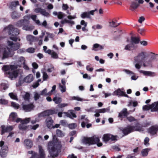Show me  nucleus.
Instances as JSON below:
<instances>
[{
    "label": "nucleus",
    "mask_w": 158,
    "mask_h": 158,
    "mask_svg": "<svg viewBox=\"0 0 158 158\" xmlns=\"http://www.w3.org/2000/svg\"><path fill=\"white\" fill-rule=\"evenodd\" d=\"M151 109V112H156L158 110V102H155L151 105H145L143 106L144 111L148 110Z\"/></svg>",
    "instance_id": "nucleus-5"
},
{
    "label": "nucleus",
    "mask_w": 158,
    "mask_h": 158,
    "mask_svg": "<svg viewBox=\"0 0 158 158\" xmlns=\"http://www.w3.org/2000/svg\"><path fill=\"white\" fill-rule=\"evenodd\" d=\"M99 139L98 137L93 136L91 137H84L82 140L83 143L90 145L92 144H96L99 142Z\"/></svg>",
    "instance_id": "nucleus-4"
},
{
    "label": "nucleus",
    "mask_w": 158,
    "mask_h": 158,
    "mask_svg": "<svg viewBox=\"0 0 158 158\" xmlns=\"http://www.w3.org/2000/svg\"><path fill=\"white\" fill-rule=\"evenodd\" d=\"M103 49V47L98 44H94L93 47V50L95 51L101 50Z\"/></svg>",
    "instance_id": "nucleus-27"
},
{
    "label": "nucleus",
    "mask_w": 158,
    "mask_h": 158,
    "mask_svg": "<svg viewBox=\"0 0 158 158\" xmlns=\"http://www.w3.org/2000/svg\"><path fill=\"white\" fill-rule=\"evenodd\" d=\"M60 90L62 92H65L66 91L65 86L64 85H60Z\"/></svg>",
    "instance_id": "nucleus-57"
},
{
    "label": "nucleus",
    "mask_w": 158,
    "mask_h": 158,
    "mask_svg": "<svg viewBox=\"0 0 158 158\" xmlns=\"http://www.w3.org/2000/svg\"><path fill=\"white\" fill-rule=\"evenodd\" d=\"M98 111L99 113H104L106 111H108L109 112V109L108 108H102V109H98Z\"/></svg>",
    "instance_id": "nucleus-45"
},
{
    "label": "nucleus",
    "mask_w": 158,
    "mask_h": 158,
    "mask_svg": "<svg viewBox=\"0 0 158 158\" xmlns=\"http://www.w3.org/2000/svg\"><path fill=\"white\" fill-rule=\"evenodd\" d=\"M7 28L9 30V34L10 35L17 36L19 34L18 29L14 28L12 25H9Z\"/></svg>",
    "instance_id": "nucleus-10"
},
{
    "label": "nucleus",
    "mask_w": 158,
    "mask_h": 158,
    "mask_svg": "<svg viewBox=\"0 0 158 158\" xmlns=\"http://www.w3.org/2000/svg\"><path fill=\"white\" fill-rule=\"evenodd\" d=\"M33 75L32 74H30L24 78V81L25 82L29 83L32 81L33 80Z\"/></svg>",
    "instance_id": "nucleus-26"
},
{
    "label": "nucleus",
    "mask_w": 158,
    "mask_h": 158,
    "mask_svg": "<svg viewBox=\"0 0 158 158\" xmlns=\"http://www.w3.org/2000/svg\"><path fill=\"white\" fill-rule=\"evenodd\" d=\"M11 17L13 19H16L20 17V15L15 11L12 12Z\"/></svg>",
    "instance_id": "nucleus-29"
},
{
    "label": "nucleus",
    "mask_w": 158,
    "mask_h": 158,
    "mask_svg": "<svg viewBox=\"0 0 158 158\" xmlns=\"http://www.w3.org/2000/svg\"><path fill=\"white\" fill-rule=\"evenodd\" d=\"M41 14L47 17H48L50 16L49 13L46 12V10L44 9H43Z\"/></svg>",
    "instance_id": "nucleus-37"
},
{
    "label": "nucleus",
    "mask_w": 158,
    "mask_h": 158,
    "mask_svg": "<svg viewBox=\"0 0 158 158\" xmlns=\"http://www.w3.org/2000/svg\"><path fill=\"white\" fill-rule=\"evenodd\" d=\"M148 131L151 135L156 134L158 131V125H155L151 126L148 129Z\"/></svg>",
    "instance_id": "nucleus-12"
},
{
    "label": "nucleus",
    "mask_w": 158,
    "mask_h": 158,
    "mask_svg": "<svg viewBox=\"0 0 158 158\" xmlns=\"http://www.w3.org/2000/svg\"><path fill=\"white\" fill-rule=\"evenodd\" d=\"M77 125L75 123H72L69 124L68 125V127L70 129H73L77 127Z\"/></svg>",
    "instance_id": "nucleus-46"
},
{
    "label": "nucleus",
    "mask_w": 158,
    "mask_h": 158,
    "mask_svg": "<svg viewBox=\"0 0 158 158\" xmlns=\"http://www.w3.org/2000/svg\"><path fill=\"white\" fill-rule=\"evenodd\" d=\"M86 69L87 70H88L90 72H92L94 69L93 68L90 67V66L89 65L86 66Z\"/></svg>",
    "instance_id": "nucleus-61"
},
{
    "label": "nucleus",
    "mask_w": 158,
    "mask_h": 158,
    "mask_svg": "<svg viewBox=\"0 0 158 158\" xmlns=\"http://www.w3.org/2000/svg\"><path fill=\"white\" fill-rule=\"evenodd\" d=\"M137 47L132 43L127 45L124 48V49L128 51H132L136 48Z\"/></svg>",
    "instance_id": "nucleus-25"
},
{
    "label": "nucleus",
    "mask_w": 158,
    "mask_h": 158,
    "mask_svg": "<svg viewBox=\"0 0 158 158\" xmlns=\"http://www.w3.org/2000/svg\"><path fill=\"white\" fill-rule=\"evenodd\" d=\"M72 99L73 100H76L78 101H82L83 99L78 97L73 96L72 97Z\"/></svg>",
    "instance_id": "nucleus-54"
},
{
    "label": "nucleus",
    "mask_w": 158,
    "mask_h": 158,
    "mask_svg": "<svg viewBox=\"0 0 158 158\" xmlns=\"http://www.w3.org/2000/svg\"><path fill=\"white\" fill-rule=\"evenodd\" d=\"M29 125L27 126L25 124L21 123L19 125L18 127L20 130L27 131L29 130Z\"/></svg>",
    "instance_id": "nucleus-24"
},
{
    "label": "nucleus",
    "mask_w": 158,
    "mask_h": 158,
    "mask_svg": "<svg viewBox=\"0 0 158 158\" xmlns=\"http://www.w3.org/2000/svg\"><path fill=\"white\" fill-rule=\"evenodd\" d=\"M56 133L58 136L62 137L64 136L62 131L60 130L57 129L56 131Z\"/></svg>",
    "instance_id": "nucleus-39"
},
{
    "label": "nucleus",
    "mask_w": 158,
    "mask_h": 158,
    "mask_svg": "<svg viewBox=\"0 0 158 158\" xmlns=\"http://www.w3.org/2000/svg\"><path fill=\"white\" fill-rule=\"evenodd\" d=\"M141 129V128L139 126L129 125L124 128L122 131L124 135H126L134 131H140Z\"/></svg>",
    "instance_id": "nucleus-3"
},
{
    "label": "nucleus",
    "mask_w": 158,
    "mask_h": 158,
    "mask_svg": "<svg viewBox=\"0 0 158 158\" xmlns=\"http://www.w3.org/2000/svg\"><path fill=\"white\" fill-rule=\"evenodd\" d=\"M95 11V10H92L89 12H85L81 15V17L83 19L85 18L90 19L91 18L90 15H94Z\"/></svg>",
    "instance_id": "nucleus-16"
},
{
    "label": "nucleus",
    "mask_w": 158,
    "mask_h": 158,
    "mask_svg": "<svg viewBox=\"0 0 158 158\" xmlns=\"http://www.w3.org/2000/svg\"><path fill=\"white\" fill-rule=\"evenodd\" d=\"M19 62H20L23 64H25V60L24 58L22 56L20 57L19 58Z\"/></svg>",
    "instance_id": "nucleus-52"
},
{
    "label": "nucleus",
    "mask_w": 158,
    "mask_h": 158,
    "mask_svg": "<svg viewBox=\"0 0 158 158\" xmlns=\"http://www.w3.org/2000/svg\"><path fill=\"white\" fill-rule=\"evenodd\" d=\"M61 147V144L56 141L53 140L48 143V149L52 158H54L58 156Z\"/></svg>",
    "instance_id": "nucleus-2"
},
{
    "label": "nucleus",
    "mask_w": 158,
    "mask_h": 158,
    "mask_svg": "<svg viewBox=\"0 0 158 158\" xmlns=\"http://www.w3.org/2000/svg\"><path fill=\"white\" fill-rule=\"evenodd\" d=\"M127 118L130 122H132L137 120L134 117L131 116L129 117H127Z\"/></svg>",
    "instance_id": "nucleus-47"
},
{
    "label": "nucleus",
    "mask_w": 158,
    "mask_h": 158,
    "mask_svg": "<svg viewBox=\"0 0 158 158\" xmlns=\"http://www.w3.org/2000/svg\"><path fill=\"white\" fill-rule=\"evenodd\" d=\"M30 97V94L28 92H26L23 96L24 100L26 101L29 100Z\"/></svg>",
    "instance_id": "nucleus-40"
},
{
    "label": "nucleus",
    "mask_w": 158,
    "mask_h": 158,
    "mask_svg": "<svg viewBox=\"0 0 158 158\" xmlns=\"http://www.w3.org/2000/svg\"><path fill=\"white\" fill-rule=\"evenodd\" d=\"M17 115L15 112H12L9 116V121L18 123L21 120V118H17Z\"/></svg>",
    "instance_id": "nucleus-13"
},
{
    "label": "nucleus",
    "mask_w": 158,
    "mask_h": 158,
    "mask_svg": "<svg viewBox=\"0 0 158 158\" xmlns=\"http://www.w3.org/2000/svg\"><path fill=\"white\" fill-rule=\"evenodd\" d=\"M9 95L11 98L17 101H18V99L17 98V95L14 94V93H9Z\"/></svg>",
    "instance_id": "nucleus-38"
},
{
    "label": "nucleus",
    "mask_w": 158,
    "mask_h": 158,
    "mask_svg": "<svg viewBox=\"0 0 158 158\" xmlns=\"http://www.w3.org/2000/svg\"><path fill=\"white\" fill-rule=\"evenodd\" d=\"M124 94V92L122 91L120 89H118L116 90L113 93V95H116L118 96H122Z\"/></svg>",
    "instance_id": "nucleus-30"
},
{
    "label": "nucleus",
    "mask_w": 158,
    "mask_h": 158,
    "mask_svg": "<svg viewBox=\"0 0 158 158\" xmlns=\"http://www.w3.org/2000/svg\"><path fill=\"white\" fill-rule=\"evenodd\" d=\"M47 91L48 90L47 89H44L40 92V95H41L46 96V94L47 92Z\"/></svg>",
    "instance_id": "nucleus-48"
},
{
    "label": "nucleus",
    "mask_w": 158,
    "mask_h": 158,
    "mask_svg": "<svg viewBox=\"0 0 158 158\" xmlns=\"http://www.w3.org/2000/svg\"><path fill=\"white\" fill-rule=\"evenodd\" d=\"M124 71L125 72L127 73L130 75L135 74L132 71H130L129 70L124 69Z\"/></svg>",
    "instance_id": "nucleus-64"
},
{
    "label": "nucleus",
    "mask_w": 158,
    "mask_h": 158,
    "mask_svg": "<svg viewBox=\"0 0 158 158\" xmlns=\"http://www.w3.org/2000/svg\"><path fill=\"white\" fill-rule=\"evenodd\" d=\"M140 73H143L145 76H149L151 77H153L156 76V73L153 72L140 70Z\"/></svg>",
    "instance_id": "nucleus-22"
},
{
    "label": "nucleus",
    "mask_w": 158,
    "mask_h": 158,
    "mask_svg": "<svg viewBox=\"0 0 158 158\" xmlns=\"http://www.w3.org/2000/svg\"><path fill=\"white\" fill-rule=\"evenodd\" d=\"M128 114H129L127 112V109L124 108L119 113L118 117L119 118H123L127 117Z\"/></svg>",
    "instance_id": "nucleus-20"
},
{
    "label": "nucleus",
    "mask_w": 158,
    "mask_h": 158,
    "mask_svg": "<svg viewBox=\"0 0 158 158\" xmlns=\"http://www.w3.org/2000/svg\"><path fill=\"white\" fill-rule=\"evenodd\" d=\"M41 14L47 17H48L50 16L49 13L46 12V10L44 9H43Z\"/></svg>",
    "instance_id": "nucleus-36"
},
{
    "label": "nucleus",
    "mask_w": 158,
    "mask_h": 158,
    "mask_svg": "<svg viewBox=\"0 0 158 158\" xmlns=\"http://www.w3.org/2000/svg\"><path fill=\"white\" fill-rule=\"evenodd\" d=\"M103 141L107 143L109 140L115 141L117 140V136L114 135L110 134H106L104 135L102 138Z\"/></svg>",
    "instance_id": "nucleus-7"
},
{
    "label": "nucleus",
    "mask_w": 158,
    "mask_h": 158,
    "mask_svg": "<svg viewBox=\"0 0 158 158\" xmlns=\"http://www.w3.org/2000/svg\"><path fill=\"white\" fill-rule=\"evenodd\" d=\"M42 10V8H41L40 7H38L35 8L34 11L35 13H40L41 14Z\"/></svg>",
    "instance_id": "nucleus-49"
},
{
    "label": "nucleus",
    "mask_w": 158,
    "mask_h": 158,
    "mask_svg": "<svg viewBox=\"0 0 158 158\" xmlns=\"http://www.w3.org/2000/svg\"><path fill=\"white\" fill-rule=\"evenodd\" d=\"M18 74L19 73L18 71L16 70H14L8 71L6 75L11 80H12L13 78L17 77Z\"/></svg>",
    "instance_id": "nucleus-14"
},
{
    "label": "nucleus",
    "mask_w": 158,
    "mask_h": 158,
    "mask_svg": "<svg viewBox=\"0 0 158 158\" xmlns=\"http://www.w3.org/2000/svg\"><path fill=\"white\" fill-rule=\"evenodd\" d=\"M55 113V110H45L42 112L41 114L43 117L48 116L50 115L54 114Z\"/></svg>",
    "instance_id": "nucleus-21"
},
{
    "label": "nucleus",
    "mask_w": 158,
    "mask_h": 158,
    "mask_svg": "<svg viewBox=\"0 0 158 158\" xmlns=\"http://www.w3.org/2000/svg\"><path fill=\"white\" fill-rule=\"evenodd\" d=\"M51 56L54 59H57L58 58V54L54 51H52V52Z\"/></svg>",
    "instance_id": "nucleus-42"
},
{
    "label": "nucleus",
    "mask_w": 158,
    "mask_h": 158,
    "mask_svg": "<svg viewBox=\"0 0 158 158\" xmlns=\"http://www.w3.org/2000/svg\"><path fill=\"white\" fill-rule=\"evenodd\" d=\"M150 150L149 148H145L142 150L141 151L142 155L143 156H145L148 155V152Z\"/></svg>",
    "instance_id": "nucleus-34"
},
{
    "label": "nucleus",
    "mask_w": 158,
    "mask_h": 158,
    "mask_svg": "<svg viewBox=\"0 0 158 158\" xmlns=\"http://www.w3.org/2000/svg\"><path fill=\"white\" fill-rule=\"evenodd\" d=\"M146 52H141L139 53L138 55L134 57L135 62L141 63L143 62V65L144 67L152 68L153 67V62L158 57V54H156L154 52L150 53V58L148 59L145 60V54Z\"/></svg>",
    "instance_id": "nucleus-1"
},
{
    "label": "nucleus",
    "mask_w": 158,
    "mask_h": 158,
    "mask_svg": "<svg viewBox=\"0 0 158 158\" xmlns=\"http://www.w3.org/2000/svg\"><path fill=\"white\" fill-rule=\"evenodd\" d=\"M35 49L32 48H30L27 49V52L31 53H33L35 52Z\"/></svg>",
    "instance_id": "nucleus-58"
},
{
    "label": "nucleus",
    "mask_w": 158,
    "mask_h": 158,
    "mask_svg": "<svg viewBox=\"0 0 158 158\" xmlns=\"http://www.w3.org/2000/svg\"><path fill=\"white\" fill-rule=\"evenodd\" d=\"M139 6V4L137 2V0L131 2L130 6V9L132 11H134L137 9Z\"/></svg>",
    "instance_id": "nucleus-19"
},
{
    "label": "nucleus",
    "mask_w": 158,
    "mask_h": 158,
    "mask_svg": "<svg viewBox=\"0 0 158 158\" xmlns=\"http://www.w3.org/2000/svg\"><path fill=\"white\" fill-rule=\"evenodd\" d=\"M24 144L25 147L27 149L31 148L32 146V142L30 139H26L24 142Z\"/></svg>",
    "instance_id": "nucleus-23"
},
{
    "label": "nucleus",
    "mask_w": 158,
    "mask_h": 158,
    "mask_svg": "<svg viewBox=\"0 0 158 158\" xmlns=\"http://www.w3.org/2000/svg\"><path fill=\"white\" fill-rule=\"evenodd\" d=\"M68 105L66 103H62V104H59L58 105V107L59 108H63L65 106H67Z\"/></svg>",
    "instance_id": "nucleus-63"
},
{
    "label": "nucleus",
    "mask_w": 158,
    "mask_h": 158,
    "mask_svg": "<svg viewBox=\"0 0 158 158\" xmlns=\"http://www.w3.org/2000/svg\"><path fill=\"white\" fill-rule=\"evenodd\" d=\"M8 101L4 98L0 99V103L1 104L6 105L7 104Z\"/></svg>",
    "instance_id": "nucleus-43"
},
{
    "label": "nucleus",
    "mask_w": 158,
    "mask_h": 158,
    "mask_svg": "<svg viewBox=\"0 0 158 158\" xmlns=\"http://www.w3.org/2000/svg\"><path fill=\"white\" fill-rule=\"evenodd\" d=\"M8 152V147L6 145L3 146L1 149L0 152V155L2 158H4L6 156Z\"/></svg>",
    "instance_id": "nucleus-17"
},
{
    "label": "nucleus",
    "mask_w": 158,
    "mask_h": 158,
    "mask_svg": "<svg viewBox=\"0 0 158 158\" xmlns=\"http://www.w3.org/2000/svg\"><path fill=\"white\" fill-rule=\"evenodd\" d=\"M30 118H27L23 120H21L20 122H21V123L25 124H27L29 123L30 121Z\"/></svg>",
    "instance_id": "nucleus-41"
},
{
    "label": "nucleus",
    "mask_w": 158,
    "mask_h": 158,
    "mask_svg": "<svg viewBox=\"0 0 158 158\" xmlns=\"http://www.w3.org/2000/svg\"><path fill=\"white\" fill-rule=\"evenodd\" d=\"M17 68V66L14 65H4L2 67V69L4 72L5 74L7 75L8 71L16 70Z\"/></svg>",
    "instance_id": "nucleus-9"
},
{
    "label": "nucleus",
    "mask_w": 158,
    "mask_h": 158,
    "mask_svg": "<svg viewBox=\"0 0 158 158\" xmlns=\"http://www.w3.org/2000/svg\"><path fill=\"white\" fill-rule=\"evenodd\" d=\"M52 100L56 104L60 103L62 101V99L61 98L56 96L54 97L53 98Z\"/></svg>",
    "instance_id": "nucleus-32"
},
{
    "label": "nucleus",
    "mask_w": 158,
    "mask_h": 158,
    "mask_svg": "<svg viewBox=\"0 0 158 158\" xmlns=\"http://www.w3.org/2000/svg\"><path fill=\"white\" fill-rule=\"evenodd\" d=\"M11 106L17 109H18L19 107V105L16 102H12L11 103Z\"/></svg>",
    "instance_id": "nucleus-50"
},
{
    "label": "nucleus",
    "mask_w": 158,
    "mask_h": 158,
    "mask_svg": "<svg viewBox=\"0 0 158 158\" xmlns=\"http://www.w3.org/2000/svg\"><path fill=\"white\" fill-rule=\"evenodd\" d=\"M48 76L46 73L44 72L43 73V79L44 81L46 80L48 78Z\"/></svg>",
    "instance_id": "nucleus-56"
},
{
    "label": "nucleus",
    "mask_w": 158,
    "mask_h": 158,
    "mask_svg": "<svg viewBox=\"0 0 158 158\" xmlns=\"http://www.w3.org/2000/svg\"><path fill=\"white\" fill-rule=\"evenodd\" d=\"M46 124L47 127L49 129H52L53 121L51 117L48 116L45 120Z\"/></svg>",
    "instance_id": "nucleus-18"
},
{
    "label": "nucleus",
    "mask_w": 158,
    "mask_h": 158,
    "mask_svg": "<svg viewBox=\"0 0 158 158\" xmlns=\"http://www.w3.org/2000/svg\"><path fill=\"white\" fill-rule=\"evenodd\" d=\"M35 106L32 103L28 104H24L23 105L22 108L23 110L26 112H28L33 110Z\"/></svg>",
    "instance_id": "nucleus-15"
},
{
    "label": "nucleus",
    "mask_w": 158,
    "mask_h": 158,
    "mask_svg": "<svg viewBox=\"0 0 158 158\" xmlns=\"http://www.w3.org/2000/svg\"><path fill=\"white\" fill-rule=\"evenodd\" d=\"M19 43H17L15 44H14L11 48L13 50H17L19 48Z\"/></svg>",
    "instance_id": "nucleus-35"
},
{
    "label": "nucleus",
    "mask_w": 158,
    "mask_h": 158,
    "mask_svg": "<svg viewBox=\"0 0 158 158\" xmlns=\"http://www.w3.org/2000/svg\"><path fill=\"white\" fill-rule=\"evenodd\" d=\"M58 18L59 19H61L63 17V15L62 12H58L57 15Z\"/></svg>",
    "instance_id": "nucleus-59"
},
{
    "label": "nucleus",
    "mask_w": 158,
    "mask_h": 158,
    "mask_svg": "<svg viewBox=\"0 0 158 158\" xmlns=\"http://www.w3.org/2000/svg\"><path fill=\"white\" fill-rule=\"evenodd\" d=\"M149 138L148 137H146L144 140V144L145 145H149Z\"/></svg>",
    "instance_id": "nucleus-55"
},
{
    "label": "nucleus",
    "mask_w": 158,
    "mask_h": 158,
    "mask_svg": "<svg viewBox=\"0 0 158 158\" xmlns=\"http://www.w3.org/2000/svg\"><path fill=\"white\" fill-rule=\"evenodd\" d=\"M8 88L6 84L5 83H2L1 84V88L5 90Z\"/></svg>",
    "instance_id": "nucleus-51"
},
{
    "label": "nucleus",
    "mask_w": 158,
    "mask_h": 158,
    "mask_svg": "<svg viewBox=\"0 0 158 158\" xmlns=\"http://www.w3.org/2000/svg\"><path fill=\"white\" fill-rule=\"evenodd\" d=\"M145 20L144 17L143 16L140 17L138 20V22L140 23H142Z\"/></svg>",
    "instance_id": "nucleus-62"
},
{
    "label": "nucleus",
    "mask_w": 158,
    "mask_h": 158,
    "mask_svg": "<svg viewBox=\"0 0 158 158\" xmlns=\"http://www.w3.org/2000/svg\"><path fill=\"white\" fill-rule=\"evenodd\" d=\"M11 52L10 49L6 46H0V53L2 55V59L8 58Z\"/></svg>",
    "instance_id": "nucleus-6"
},
{
    "label": "nucleus",
    "mask_w": 158,
    "mask_h": 158,
    "mask_svg": "<svg viewBox=\"0 0 158 158\" xmlns=\"http://www.w3.org/2000/svg\"><path fill=\"white\" fill-rule=\"evenodd\" d=\"M45 153L43 149L40 146L39 148V155L36 152H34L30 158H45Z\"/></svg>",
    "instance_id": "nucleus-8"
},
{
    "label": "nucleus",
    "mask_w": 158,
    "mask_h": 158,
    "mask_svg": "<svg viewBox=\"0 0 158 158\" xmlns=\"http://www.w3.org/2000/svg\"><path fill=\"white\" fill-rule=\"evenodd\" d=\"M40 94H39L38 93H36L34 95V99L36 101L38 100L40 96Z\"/></svg>",
    "instance_id": "nucleus-60"
},
{
    "label": "nucleus",
    "mask_w": 158,
    "mask_h": 158,
    "mask_svg": "<svg viewBox=\"0 0 158 158\" xmlns=\"http://www.w3.org/2000/svg\"><path fill=\"white\" fill-rule=\"evenodd\" d=\"M29 126H30L29 127V129H31L34 130H35L39 127V125L37 124L33 126L31 125H29Z\"/></svg>",
    "instance_id": "nucleus-53"
},
{
    "label": "nucleus",
    "mask_w": 158,
    "mask_h": 158,
    "mask_svg": "<svg viewBox=\"0 0 158 158\" xmlns=\"http://www.w3.org/2000/svg\"><path fill=\"white\" fill-rule=\"evenodd\" d=\"M25 20L21 19L18 21L16 23V26L18 27H21L24 25Z\"/></svg>",
    "instance_id": "nucleus-33"
},
{
    "label": "nucleus",
    "mask_w": 158,
    "mask_h": 158,
    "mask_svg": "<svg viewBox=\"0 0 158 158\" xmlns=\"http://www.w3.org/2000/svg\"><path fill=\"white\" fill-rule=\"evenodd\" d=\"M19 5L18 1H13L10 2L9 6V8L12 10L15 9L16 6Z\"/></svg>",
    "instance_id": "nucleus-28"
},
{
    "label": "nucleus",
    "mask_w": 158,
    "mask_h": 158,
    "mask_svg": "<svg viewBox=\"0 0 158 158\" xmlns=\"http://www.w3.org/2000/svg\"><path fill=\"white\" fill-rule=\"evenodd\" d=\"M1 135H3L6 132H11L14 129V127L12 126H6L5 125H3L1 126Z\"/></svg>",
    "instance_id": "nucleus-11"
},
{
    "label": "nucleus",
    "mask_w": 158,
    "mask_h": 158,
    "mask_svg": "<svg viewBox=\"0 0 158 158\" xmlns=\"http://www.w3.org/2000/svg\"><path fill=\"white\" fill-rule=\"evenodd\" d=\"M60 123L61 125L64 127H66L68 125L67 122L65 120H61L60 121Z\"/></svg>",
    "instance_id": "nucleus-44"
},
{
    "label": "nucleus",
    "mask_w": 158,
    "mask_h": 158,
    "mask_svg": "<svg viewBox=\"0 0 158 158\" xmlns=\"http://www.w3.org/2000/svg\"><path fill=\"white\" fill-rule=\"evenodd\" d=\"M140 39L136 37H131V43L133 44H137L139 43L140 42Z\"/></svg>",
    "instance_id": "nucleus-31"
}]
</instances>
